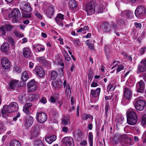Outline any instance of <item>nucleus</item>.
Instances as JSON below:
<instances>
[{
  "instance_id": "nucleus-46",
  "label": "nucleus",
  "mask_w": 146,
  "mask_h": 146,
  "mask_svg": "<svg viewBox=\"0 0 146 146\" xmlns=\"http://www.w3.org/2000/svg\"><path fill=\"white\" fill-rule=\"evenodd\" d=\"M33 144L35 146H43L42 142L39 140L34 141L33 142Z\"/></svg>"
},
{
  "instance_id": "nucleus-48",
  "label": "nucleus",
  "mask_w": 146,
  "mask_h": 146,
  "mask_svg": "<svg viewBox=\"0 0 146 146\" xmlns=\"http://www.w3.org/2000/svg\"><path fill=\"white\" fill-rule=\"evenodd\" d=\"M58 76V73L56 71H52L51 73V79L52 80L55 79Z\"/></svg>"
},
{
  "instance_id": "nucleus-56",
  "label": "nucleus",
  "mask_w": 146,
  "mask_h": 146,
  "mask_svg": "<svg viewBox=\"0 0 146 146\" xmlns=\"http://www.w3.org/2000/svg\"><path fill=\"white\" fill-rule=\"evenodd\" d=\"M141 123L143 125H144L146 124V115L143 116Z\"/></svg>"
},
{
  "instance_id": "nucleus-51",
  "label": "nucleus",
  "mask_w": 146,
  "mask_h": 146,
  "mask_svg": "<svg viewBox=\"0 0 146 146\" xmlns=\"http://www.w3.org/2000/svg\"><path fill=\"white\" fill-rule=\"evenodd\" d=\"M117 23L119 25L122 26L124 25L125 22L123 20L121 19H119L117 20Z\"/></svg>"
},
{
  "instance_id": "nucleus-13",
  "label": "nucleus",
  "mask_w": 146,
  "mask_h": 146,
  "mask_svg": "<svg viewBox=\"0 0 146 146\" xmlns=\"http://www.w3.org/2000/svg\"><path fill=\"white\" fill-rule=\"evenodd\" d=\"M145 88L144 82L142 80L137 82L136 84V89L137 91L140 93H142L143 92V90Z\"/></svg>"
},
{
  "instance_id": "nucleus-40",
  "label": "nucleus",
  "mask_w": 146,
  "mask_h": 146,
  "mask_svg": "<svg viewBox=\"0 0 146 146\" xmlns=\"http://www.w3.org/2000/svg\"><path fill=\"white\" fill-rule=\"evenodd\" d=\"M120 135L118 134H115L114 137L113 139V142L115 143V144H117L118 143L120 140Z\"/></svg>"
},
{
  "instance_id": "nucleus-6",
  "label": "nucleus",
  "mask_w": 146,
  "mask_h": 146,
  "mask_svg": "<svg viewBox=\"0 0 146 146\" xmlns=\"http://www.w3.org/2000/svg\"><path fill=\"white\" fill-rule=\"evenodd\" d=\"M33 117L30 115L25 116L24 120V125L25 127H31L33 122Z\"/></svg>"
},
{
  "instance_id": "nucleus-34",
  "label": "nucleus",
  "mask_w": 146,
  "mask_h": 146,
  "mask_svg": "<svg viewBox=\"0 0 146 146\" xmlns=\"http://www.w3.org/2000/svg\"><path fill=\"white\" fill-rule=\"evenodd\" d=\"M59 98L58 95L56 94H53L50 98V101L52 103H55Z\"/></svg>"
},
{
  "instance_id": "nucleus-60",
  "label": "nucleus",
  "mask_w": 146,
  "mask_h": 146,
  "mask_svg": "<svg viewBox=\"0 0 146 146\" xmlns=\"http://www.w3.org/2000/svg\"><path fill=\"white\" fill-rule=\"evenodd\" d=\"M111 27L113 28L114 29L116 32V30L118 29V27H117V25L114 23H113L111 25Z\"/></svg>"
},
{
  "instance_id": "nucleus-35",
  "label": "nucleus",
  "mask_w": 146,
  "mask_h": 146,
  "mask_svg": "<svg viewBox=\"0 0 146 146\" xmlns=\"http://www.w3.org/2000/svg\"><path fill=\"white\" fill-rule=\"evenodd\" d=\"M18 81L16 80H12L10 83V88L15 89V87L18 85Z\"/></svg>"
},
{
  "instance_id": "nucleus-4",
  "label": "nucleus",
  "mask_w": 146,
  "mask_h": 146,
  "mask_svg": "<svg viewBox=\"0 0 146 146\" xmlns=\"http://www.w3.org/2000/svg\"><path fill=\"white\" fill-rule=\"evenodd\" d=\"M145 13V9L143 6L139 5L136 8L135 12V15L137 18H141L143 17Z\"/></svg>"
},
{
  "instance_id": "nucleus-5",
  "label": "nucleus",
  "mask_w": 146,
  "mask_h": 146,
  "mask_svg": "<svg viewBox=\"0 0 146 146\" xmlns=\"http://www.w3.org/2000/svg\"><path fill=\"white\" fill-rule=\"evenodd\" d=\"M124 97L125 99L124 102L126 103L128 102L132 97L131 91L130 89L127 88H125Z\"/></svg>"
},
{
  "instance_id": "nucleus-27",
  "label": "nucleus",
  "mask_w": 146,
  "mask_h": 146,
  "mask_svg": "<svg viewBox=\"0 0 146 146\" xmlns=\"http://www.w3.org/2000/svg\"><path fill=\"white\" fill-rule=\"evenodd\" d=\"M63 86L64 88H65L66 87L65 93L68 96L69 93H70L71 92L70 85L68 83L67 84L66 81L65 80L64 81Z\"/></svg>"
},
{
  "instance_id": "nucleus-52",
  "label": "nucleus",
  "mask_w": 146,
  "mask_h": 146,
  "mask_svg": "<svg viewBox=\"0 0 146 146\" xmlns=\"http://www.w3.org/2000/svg\"><path fill=\"white\" fill-rule=\"evenodd\" d=\"M115 88V86H114V85H113L112 84H109L108 86V89H109V90H114Z\"/></svg>"
},
{
  "instance_id": "nucleus-47",
  "label": "nucleus",
  "mask_w": 146,
  "mask_h": 146,
  "mask_svg": "<svg viewBox=\"0 0 146 146\" xmlns=\"http://www.w3.org/2000/svg\"><path fill=\"white\" fill-rule=\"evenodd\" d=\"M117 66L115 69L116 70V74H117L119 72L124 70V66L122 65H118Z\"/></svg>"
},
{
  "instance_id": "nucleus-55",
  "label": "nucleus",
  "mask_w": 146,
  "mask_h": 146,
  "mask_svg": "<svg viewBox=\"0 0 146 146\" xmlns=\"http://www.w3.org/2000/svg\"><path fill=\"white\" fill-rule=\"evenodd\" d=\"M4 26H5V29L7 31H8L11 30V29L13 28V27L10 24L6 25Z\"/></svg>"
},
{
  "instance_id": "nucleus-54",
  "label": "nucleus",
  "mask_w": 146,
  "mask_h": 146,
  "mask_svg": "<svg viewBox=\"0 0 146 146\" xmlns=\"http://www.w3.org/2000/svg\"><path fill=\"white\" fill-rule=\"evenodd\" d=\"M35 15L38 18L41 19L42 18V16L41 14L38 11H36L35 12Z\"/></svg>"
},
{
  "instance_id": "nucleus-63",
  "label": "nucleus",
  "mask_w": 146,
  "mask_h": 146,
  "mask_svg": "<svg viewBox=\"0 0 146 146\" xmlns=\"http://www.w3.org/2000/svg\"><path fill=\"white\" fill-rule=\"evenodd\" d=\"M146 51V48L144 47L141 48L140 50V54H143Z\"/></svg>"
},
{
  "instance_id": "nucleus-28",
  "label": "nucleus",
  "mask_w": 146,
  "mask_h": 146,
  "mask_svg": "<svg viewBox=\"0 0 146 146\" xmlns=\"http://www.w3.org/2000/svg\"><path fill=\"white\" fill-rule=\"evenodd\" d=\"M9 44L7 42L4 43L1 46V50L2 52H7L9 48Z\"/></svg>"
},
{
  "instance_id": "nucleus-18",
  "label": "nucleus",
  "mask_w": 146,
  "mask_h": 146,
  "mask_svg": "<svg viewBox=\"0 0 146 146\" xmlns=\"http://www.w3.org/2000/svg\"><path fill=\"white\" fill-rule=\"evenodd\" d=\"M23 54L26 58L31 57L32 56V53L29 47H25L23 50Z\"/></svg>"
},
{
  "instance_id": "nucleus-38",
  "label": "nucleus",
  "mask_w": 146,
  "mask_h": 146,
  "mask_svg": "<svg viewBox=\"0 0 146 146\" xmlns=\"http://www.w3.org/2000/svg\"><path fill=\"white\" fill-rule=\"evenodd\" d=\"M10 146H21V143L18 141L13 140L10 143Z\"/></svg>"
},
{
  "instance_id": "nucleus-50",
  "label": "nucleus",
  "mask_w": 146,
  "mask_h": 146,
  "mask_svg": "<svg viewBox=\"0 0 146 146\" xmlns=\"http://www.w3.org/2000/svg\"><path fill=\"white\" fill-rule=\"evenodd\" d=\"M6 130V128L4 125L0 122V133L4 132Z\"/></svg>"
},
{
  "instance_id": "nucleus-11",
  "label": "nucleus",
  "mask_w": 146,
  "mask_h": 146,
  "mask_svg": "<svg viewBox=\"0 0 146 146\" xmlns=\"http://www.w3.org/2000/svg\"><path fill=\"white\" fill-rule=\"evenodd\" d=\"M32 104L31 103H27L23 107V111L26 114L30 115L31 114Z\"/></svg>"
},
{
  "instance_id": "nucleus-12",
  "label": "nucleus",
  "mask_w": 146,
  "mask_h": 146,
  "mask_svg": "<svg viewBox=\"0 0 146 146\" xmlns=\"http://www.w3.org/2000/svg\"><path fill=\"white\" fill-rule=\"evenodd\" d=\"M1 65L3 68L5 70L9 69L10 67V63L9 60L6 57H3L1 60Z\"/></svg>"
},
{
  "instance_id": "nucleus-25",
  "label": "nucleus",
  "mask_w": 146,
  "mask_h": 146,
  "mask_svg": "<svg viewBox=\"0 0 146 146\" xmlns=\"http://www.w3.org/2000/svg\"><path fill=\"white\" fill-rule=\"evenodd\" d=\"M56 139V136L55 135H53L51 136L45 137V140L48 143L50 144L55 141Z\"/></svg>"
},
{
  "instance_id": "nucleus-7",
  "label": "nucleus",
  "mask_w": 146,
  "mask_h": 146,
  "mask_svg": "<svg viewBox=\"0 0 146 146\" xmlns=\"http://www.w3.org/2000/svg\"><path fill=\"white\" fill-rule=\"evenodd\" d=\"M28 90L30 92H33L36 90L37 85L34 80L30 81L27 84Z\"/></svg>"
},
{
  "instance_id": "nucleus-61",
  "label": "nucleus",
  "mask_w": 146,
  "mask_h": 146,
  "mask_svg": "<svg viewBox=\"0 0 146 146\" xmlns=\"http://www.w3.org/2000/svg\"><path fill=\"white\" fill-rule=\"evenodd\" d=\"M142 139L143 141L146 142V131L143 133L142 137Z\"/></svg>"
},
{
  "instance_id": "nucleus-57",
  "label": "nucleus",
  "mask_w": 146,
  "mask_h": 146,
  "mask_svg": "<svg viewBox=\"0 0 146 146\" xmlns=\"http://www.w3.org/2000/svg\"><path fill=\"white\" fill-rule=\"evenodd\" d=\"M72 41L75 44L78 45L80 43L79 39L78 38L72 39Z\"/></svg>"
},
{
  "instance_id": "nucleus-16",
  "label": "nucleus",
  "mask_w": 146,
  "mask_h": 146,
  "mask_svg": "<svg viewBox=\"0 0 146 146\" xmlns=\"http://www.w3.org/2000/svg\"><path fill=\"white\" fill-rule=\"evenodd\" d=\"M122 17H126L129 19H132L133 18V12L131 11L126 10L121 12V14Z\"/></svg>"
},
{
  "instance_id": "nucleus-23",
  "label": "nucleus",
  "mask_w": 146,
  "mask_h": 146,
  "mask_svg": "<svg viewBox=\"0 0 146 146\" xmlns=\"http://www.w3.org/2000/svg\"><path fill=\"white\" fill-rule=\"evenodd\" d=\"M62 81L60 79H58L56 81L52 82V84L54 87L58 88H60L62 86Z\"/></svg>"
},
{
  "instance_id": "nucleus-53",
  "label": "nucleus",
  "mask_w": 146,
  "mask_h": 146,
  "mask_svg": "<svg viewBox=\"0 0 146 146\" xmlns=\"http://www.w3.org/2000/svg\"><path fill=\"white\" fill-rule=\"evenodd\" d=\"M64 67H62L60 68H58V69L59 75L60 76H62L64 74L63 72Z\"/></svg>"
},
{
  "instance_id": "nucleus-49",
  "label": "nucleus",
  "mask_w": 146,
  "mask_h": 146,
  "mask_svg": "<svg viewBox=\"0 0 146 146\" xmlns=\"http://www.w3.org/2000/svg\"><path fill=\"white\" fill-rule=\"evenodd\" d=\"M88 118L93 119V117L90 115H88L86 114H84L82 116V119L84 120H87Z\"/></svg>"
},
{
  "instance_id": "nucleus-20",
  "label": "nucleus",
  "mask_w": 146,
  "mask_h": 146,
  "mask_svg": "<svg viewBox=\"0 0 146 146\" xmlns=\"http://www.w3.org/2000/svg\"><path fill=\"white\" fill-rule=\"evenodd\" d=\"M13 112L10 105H5L1 110V113L3 115L6 114L7 113Z\"/></svg>"
},
{
  "instance_id": "nucleus-45",
  "label": "nucleus",
  "mask_w": 146,
  "mask_h": 146,
  "mask_svg": "<svg viewBox=\"0 0 146 146\" xmlns=\"http://www.w3.org/2000/svg\"><path fill=\"white\" fill-rule=\"evenodd\" d=\"M7 40L10 43L11 46H14V41L12 37L10 36H8L7 38Z\"/></svg>"
},
{
  "instance_id": "nucleus-44",
  "label": "nucleus",
  "mask_w": 146,
  "mask_h": 146,
  "mask_svg": "<svg viewBox=\"0 0 146 146\" xmlns=\"http://www.w3.org/2000/svg\"><path fill=\"white\" fill-rule=\"evenodd\" d=\"M5 28L4 25L2 26L0 28V33L3 36L5 35L6 32Z\"/></svg>"
},
{
  "instance_id": "nucleus-21",
  "label": "nucleus",
  "mask_w": 146,
  "mask_h": 146,
  "mask_svg": "<svg viewBox=\"0 0 146 146\" xmlns=\"http://www.w3.org/2000/svg\"><path fill=\"white\" fill-rule=\"evenodd\" d=\"M101 28L105 32H108L110 31L111 28L108 23L105 22L101 25Z\"/></svg>"
},
{
  "instance_id": "nucleus-62",
  "label": "nucleus",
  "mask_w": 146,
  "mask_h": 146,
  "mask_svg": "<svg viewBox=\"0 0 146 146\" xmlns=\"http://www.w3.org/2000/svg\"><path fill=\"white\" fill-rule=\"evenodd\" d=\"M89 139L90 141H93V136L92 132H89Z\"/></svg>"
},
{
  "instance_id": "nucleus-26",
  "label": "nucleus",
  "mask_w": 146,
  "mask_h": 146,
  "mask_svg": "<svg viewBox=\"0 0 146 146\" xmlns=\"http://www.w3.org/2000/svg\"><path fill=\"white\" fill-rule=\"evenodd\" d=\"M100 91V88H97L95 90H92L91 91L90 94L94 97H97L99 95Z\"/></svg>"
},
{
  "instance_id": "nucleus-8",
  "label": "nucleus",
  "mask_w": 146,
  "mask_h": 146,
  "mask_svg": "<svg viewBox=\"0 0 146 146\" xmlns=\"http://www.w3.org/2000/svg\"><path fill=\"white\" fill-rule=\"evenodd\" d=\"M37 119L38 121L42 123L45 122L47 119V114L45 113L37 112L36 113Z\"/></svg>"
},
{
  "instance_id": "nucleus-39",
  "label": "nucleus",
  "mask_w": 146,
  "mask_h": 146,
  "mask_svg": "<svg viewBox=\"0 0 146 146\" xmlns=\"http://www.w3.org/2000/svg\"><path fill=\"white\" fill-rule=\"evenodd\" d=\"M104 51L106 55L108 58H109L111 55L110 49L107 46H105L104 47Z\"/></svg>"
},
{
  "instance_id": "nucleus-9",
  "label": "nucleus",
  "mask_w": 146,
  "mask_h": 146,
  "mask_svg": "<svg viewBox=\"0 0 146 146\" xmlns=\"http://www.w3.org/2000/svg\"><path fill=\"white\" fill-rule=\"evenodd\" d=\"M62 141L66 146H74V145L73 140L70 137H64L62 139Z\"/></svg>"
},
{
  "instance_id": "nucleus-58",
  "label": "nucleus",
  "mask_w": 146,
  "mask_h": 146,
  "mask_svg": "<svg viewBox=\"0 0 146 146\" xmlns=\"http://www.w3.org/2000/svg\"><path fill=\"white\" fill-rule=\"evenodd\" d=\"M110 107L109 104L107 102L105 105V114H107L108 109Z\"/></svg>"
},
{
  "instance_id": "nucleus-19",
  "label": "nucleus",
  "mask_w": 146,
  "mask_h": 146,
  "mask_svg": "<svg viewBox=\"0 0 146 146\" xmlns=\"http://www.w3.org/2000/svg\"><path fill=\"white\" fill-rule=\"evenodd\" d=\"M39 129L38 126H36L32 128L31 131V139L32 138V137H36L39 134Z\"/></svg>"
},
{
  "instance_id": "nucleus-15",
  "label": "nucleus",
  "mask_w": 146,
  "mask_h": 146,
  "mask_svg": "<svg viewBox=\"0 0 146 146\" xmlns=\"http://www.w3.org/2000/svg\"><path fill=\"white\" fill-rule=\"evenodd\" d=\"M39 77H42L44 75V72L42 68L39 66H36L33 70Z\"/></svg>"
},
{
  "instance_id": "nucleus-42",
  "label": "nucleus",
  "mask_w": 146,
  "mask_h": 146,
  "mask_svg": "<svg viewBox=\"0 0 146 146\" xmlns=\"http://www.w3.org/2000/svg\"><path fill=\"white\" fill-rule=\"evenodd\" d=\"M69 3L70 7L72 8L76 7L77 5V3L75 0H71Z\"/></svg>"
},
{
  "instance_id": "nucleus-3",
  "label": "nucleus",
  "mask_w": 146,
  "mask_h": 146,
  "mask_svg": "<svg viewBox=\"0 0 146 146\" xmlns=\"http://www.w3.org/2000/svg\"><path fill=\"white\" fill-rule=\"evenodd\" d=\"M135 108L137 110H143L145 106V101L138 99H135L133 102Z\"/></svg>"
},
{
  "instance_id": "nucleus-30",
  "label": "nucleus",
  "mask_w": 146,
  "mask_h": 146,
  "mask_svg": "<svg viewBox=\"0 0 146 146\" xmlns=\"http://www.w3.org/2000/svg\"><path fill=\"white\" fill-rule=\"evenodd\" d=\"M127 117L130 118H137L136 114L133 111L128 110L127 112Z\"/></svg>"
},
{
  "instance_id": "nucleus-24",
  "label": "nucleus",
  "mask_w": 146,
  "mask_h": 146,
  "mask_svg": "<svg viewBox=\"0 0 146 146\" xmlns=\"http://www.w3.org/2000/svg\"><path fill=\"white\" fill-rule=\"evenodd\" d=\"M39 61L43 66H47L49 65L50 63L48 61L45 60L44 57H40L37 58Z\"/></svg>"
},
{
  "instance_id": "nucleus-29",
  "label": "nucleus",
  "mask_w": 146,
  "mask_h": 146,
  "mask_svg": "<svg viewBox=\"0 0 146 146\" xmlns=\"http://www.w3.org/2000/svg\"><path fill=\"white\" fill-rule=\"evenodd\" d=\"M137 118L127 117V123L130 125H134L137 123Z\"/></svg>"
},
{
  "instance_id": "nucleus-31",
  "label": "nucleus",
  "mask_w": 146,
  "mask_h": 146,
  "mask_svg": "<svg viewBox=\"0 0 146 146\" xmlns=\"http://www.w3.org/2000/svg\"><path fill=\"white\" fill-rule=\"evenodd\" d=\"M28 100L29 101H33L36 100L38 99L39 96L37 94H29L28 96Z\"/></svg>"
},
{
  "instance_id": "nucleus-17",
  "label": "nucleus",
  "mask_w": 146,
  "mask_h": 146,
  "mask_svg": "<svg viewBox=\"0 0 146 146\" xmlns=\"http://www.w3.org/2000/svg\"><path fill=\"white\" fill-rule=\"evenodd\" d=\"M54 8L53 7H48L47 9L45 10L44 12L47 16L51 19L54 15Z\"/></svg>"
},
{
  "instance_id": "nucleus-1",
  "label": "nucleus",
  "mask_w": 146,
  "mask_h": 146,
  "mask_svg": "<svg viewBox=\"0 0 146 146\" xmlns=\"http://www.w3.org/2000/svg\"><path fill=\"white\" fill-rule=\"evenodd\" d=\"M96 5V3L94 1H91L86 5L85 10L87 15H92L94 13Z\"/></svg>"
},
{
  "instance_id": "nucleus-64",
  "label": "nucleus",
  "mask_w": 146,
  "mask_h": 146,
  "mask_svg": "<svg viewBox=\"0 0 146 146\" xmlns=\"http://www.w3.org/2000/svg\"><path fill=\"white\" fill-rule=\"evenodd\" d=\"M64 16V15H62L61 13H60L58 14L56 16V17H58V18H59V19H61L62 20L63 19Z\"/></svg>"
},
{
  "instance_id": "nucleus-41",
  "label": "nucleus",
  "mask_w": 146,
  "mask_h": 146,
  "mask_svg": "<svg viewBox=\"0 0 146 146\" xmlns=\"http://www.w3.org/2000/svg\"><path fill=\"white\" fill-rule=\"evenodd\" d=\"M62 53L65 60L68 61H70V60L71 58L67 52L66 50H64L62 51Z\"/></svg>"
},
{
  "instance_id": "nucleus-43",
  "label": "nucleus",
  "mask_w": 146,
  "mask_h": 146,
  "mask_svg": "<svg viewBox=\"0 0 146 146\" xmlns=\"http://www.w3.org/2000/svg\"><path fill=\"white\" fill-rule=\"evenodd\" d=\"M82 135V133L80 130H77L74 135V137L78 140L81 138Z\"/></svg>"
},
{
  "instance_id": "nucleus-32",
  "label": "nucleus",
  "mask_w": 146,
  "mask_h": 146,
  "mask_svg": "<svg viewBox=\"0 0 146 146\" xmlns=\"http://www.w3.org/2000/svg\"><path fill=\"white\" fill-rule=\"evenodd\" d=\"M10 106L13 112L17 111L19 109L18 105L16 102H12Z\"/></svg>"
},
{
  "instance_id": "nucleus-36",
  "label": "nucleus",
  "mask_w": 146,
  "mask_h": 146,
  "mask_svg": "<svg viewBox=\"0 0 146 146\" xmlns=\"http://www.w3.org/2000/svg\"><path fill=\"white\" fill-rule=\"evenodd\" d=\"M69 117L68 116H65L62 120L61 123L65 125H67L69 122Z\"/></svg>"
},
{
  "instance_id": "nucleus-22",
  "label": "nucleus",
  "mask_w": 146,
  "mask_h": 146,
  "mask_svg": "<svg viewBox=\"0 0 146 146\" xmlns=\"http://www.w3.org/2000/svg\"><path fill=\"white\" fill-rule=\"evenodd\" d=\"M33 48L34 50L36 53L43 51L45 50L44 46L40 44H37L34 45Z\"/></svg>"
},
{
  "instance_id": "nucleus-33",
  "label": "nucleus",
  "mask_w": 146,
  "mask_h": 146,
  "mask_svg": "<svg viewBox=\"0 0 146 146\" xmlns=\"http://www.w3.org/2000/svg\"><path fill=\"white\" fill-rule=\"evenodd\" d=\"M27 96L24 94L20 95L19 97V101L21 104H24L27 101Z\"/></svg>"
},
{
  "instance_id": "nucleus-59",
  "label": "nucleus",
  "mask_w": 146,
  "mask_h": 146,
  "mask_svg": "<svg viewBox=\"0 0 146 146\" xmlns=\"http://www.w3.org/2000/svg\"><path fill=\"white\" fill-rule=\"evenodd\" d=\"M40 102L43 104H45L47 102V100L45 97H43L41 98Z\"/></svg>"
},
{
  "instance_id": "nucleus-14",
  "label": "nucleus",
  "mask_w": 146,
  "mask_h": 146,
  "mask_svg": "<svg viewBox=\"0 0 146 146\" xmlns=\"http://www.w3.org/2000/svg\"><path fill=\"white\" fill-rule=\"evenodd\" d=\"M138 71L139 72L146 71V59L142 60L138 67Z\"/></svg>"
},
{
  "instance_id": "nucleus-37",
  "label": "nucleus",
  "mask_w": 146,
  "mask_h": 146,
  "mask_svg": "<svg viewBox=\"0 0 146 146\" xmlns=\"http://www.w3.org/2000/svg\"><path fill=\"white\" fill-rule=\"evenodd\" d=\"M29 78V76L26 71L23 72L21 74V79L23 81H26Z\"/></svg>"
},
{
  "instance_id": "nucleus-2",
  "label": "nucleus",
  "mask_w": 146,
  "mask_h": 146,
  "mask_svg": "<svg viewBox=\"0 0 146 146\" xmlns=\"http://www.w3.org/2000/svg\"><path fill=\"white\" fill-rule=\"evenodd\" d=\"M9 17L12 18V22L15 23L17 22L19 20L21 16V13L19 9H14L9 15Z\"/></svg>"
},
{
  "instance_id": "nucleus-10",
  "label": "nucleus",
  "mask_w": 146,
  "mask_h": 146,
  "mask_svg": "<svg viewBox=\"0 0 146 146\" xmlns=\"http://www.w3.org/2000/svg\"><path fill=\"white\" fill-rule=\"evenodd\" d=\"M21 9L24 12L29 13L32 11V8L29 4L26 2H23L21 6Z\"/></svg>"
}]
</instances>
